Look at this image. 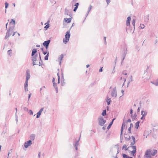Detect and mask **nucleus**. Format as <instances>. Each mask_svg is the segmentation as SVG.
<instances>
[{"label": "nucleus", "instance_id": "obj_21", "mask_svg": "<svg viewBox=\"0 0 158 158\" xmlns=\"http://www.w3.org/2000/svg\"><path fill=\"white\" fill-rule=\"evenodd\" d=\"M37 52V50L36 49H34L32 50L31 53V56H33Z\"/></svg>", "mask_w": 158, "mask_h": 158}, {"label": "nucleus", "instance_id": "obj_56", "mask_svg": "<svg viewBox=\"0 0 158 158\" xmlns=\"http://www.w3.org/2000/svg\"><path fill=\"white\" fill-rule=\"evenodd\" d=\"M119 147H118L117 148V155L118 153H119Z\"/></svg>", "mask_w": 158, "mask_h": 158}, {"label": "nucleus", "instance_id": "obj_46", "mask_svg": "<svg viewBox=\"0 0 158 158\" xmlns=\"http://www.w3.org/2000/svg\"><path fill=\"white\" fill-rule=\"evenodd\" d=\"M53 85L55 88V87H57L56 86V83H55V82H54L53 83Z\"/></svg>", "mask_w": 158, "mask_h": 158}, {"label": "nucleus", "instance_id": "obj_4", "mask_svg": "<svg viewBox=\"0 0 158 158\" xmlns=\"http://www.w3.org/2000/svg\"><path fill=\"white\" fill-rule=\"evenodd\" d=\"M81 137V135H80L78 139H77V138L75 139V142L73 143V145L75 147L76 150H77V146L79 145V141L80 140Z\"/></svg>", "mask_w": 158, "mask_h": 158}, {"label": "nucleus", "instance_id": "obj_25", "mask_svg": "<svg viewBox=\"0 0 158 158\" xmlns=\"http://www.w3.org/2000/svg\"><path fill=\"white\" fill-rule=\"evenodd\" d=\"M71 18L64 19V20L66 22L68 23L71 22Z\"/></svg>", "mask_w": 158, "mask_h": 158}, {"label": "nucleus", "instance_id": "obj_2", "mask_svg": "<svg viewBox=\"0 0 158 158\" xmlns=\"http://www.w3.org/2000/svg\"><path fill=\"white\" fill-rule=\"evenodd\" d=\"M70 36L69 31H67L65 35V39H64L63 41L65 44H66L69 41V39Z\"/></svg>", "mask_w": 158, "mask_h": 158}, {"label": "nucleus", "instance_id": "obj_9", "mask_svg": "<svg viewBox=\"0 0 158 158\" xmlns=\"http://www.w3.org/2000/svg\"><path fill=\"white\" fill-rule=\"evenodd\" d=\"M131 17L130 16H129L127 17L126 21V25L127 26H130V22L131 20Z\"/></svg>", "mask_w": 158, "mask_h": 158}, {"label": "nucleus", "instance_id": "obj_44", "mask_svg": "<svg viewBox=\"0 0 158 158\" xmlns=\"http://www.w3.org/2000/svg\"><path fill=\"white\" fill-rule=\"evenodd\" d=\"M128 130L129 133H130V134L131 133V127H129L128 128Z\"/></svg>", "mask_w": 158, "mask_h": 158}, {"label": "nucleus", "instance_id": "obj_32", "mask_svg": "<svg viewBox=\"0 0 158 158\" xmlns=\"http://www.w3.org/2000/svg\"><path fill=\"white\" fill-rule=\"evenodd\" d=\"M130 147L132 148L133 149V150H135L136 151V146L134 145H132L130 146Z\"/></svg>", "mask_w": 158, "mask_h": 158}, {"label": "nucleus", "instance_id": "obj_6", "mask_svg": "<svg viewBox=\"0 0 158 158\" xmlns=\"http://www.w3.org/2000/svg\"><path fill=\"white\" fill-rule=\"evenodd\" d=\"M32 144V141L31 140H29L24 143V147L26 148H27L29 146Z\"/></svg>", "mask_w": 158, "mask_h": 158}, {"label": "nucleus", "instance_id": "obj_30", "mask_svg": "<svg viewBox=\"0 0 158 158\" xmlns=\"http://www.w3.org/2000/svg\"><path fill=\"white\" fill-rule=\"evenodd\" d=\"M122 135H123V132H121V133H120V142L121 143H122V140H123V136H122Z\"/></svg>", "mask_w": 158, "mask_h": 158}, {"label": "nucleus", "instance_id": "obj_33", "mask_svg": "<svg viewBox=\"0 0 158 158\" xmlns=\"http://www.w3.org/2000/svg\"><path fill=\"white\" fill-rule=\"evenodd\" d=\"M5 8H6L5 12L6 13V9L8 7L9 4L7 3V2H5Z\"/></svg>", "mask_w": 158, "mask_h": 158}, {"label": "nucleus", "instance_id": "obj_3", "mask_svg": "<svg viewBox=\"0 0 158 158\" xmlns=\"http://www.w3.org/2000/svg\"><path fill=\"white\" fill-rule=\"evenodd\" d=\"M98 121L99 125L101 126H103L106 122V120L104 119L103 117L101 116L98 118Z\"/></svg>", "mask_w": 158, "mask_h": 158}, {"label": "nucleus", "instance_id": "obj_7", "mask_svg": "<svg viewBox=\"0 0 158 158\" xmlns=\"http://www.w3.org/2000/svg\"><path fill=\"white\" fill-rule=\"evenodd\" d=\"M44 110V108H42L37 113L36 118H39Z\"/></svg>", "mask_w": 158, "mask_h": 158}, {"label": "nucleus", "instance_id": "obj_61", "mask_svg": "<svg viewBox=\"0 0 158 158\" xmlns=\"http://www.w3.org/2000/svg\"><path fill=\"white\" fill-rule=\"evenodd\" d=\"M131 120L130 119H128L127 120V122L130 123L131 122Z\"/></svg>", "mask_w": 158, "mask_h": 158}, {"label": "nucleus", "instance_id": "obj_37", "mask_svg": "<svg viewBox=\"0 0 158 158\" xmlns=\"http://www.w3.org/2000/svg\"><path fill=\"white\" fill-rule=\"evenodd\" d=\"M136 151L134 150H133L131 151V154L133 156H135L134 154L135 153Z\"/></svg>", "mask_w": 158, "mask_h": 158}, {"label": "nucleus", "instance_id": "obj_29", "mask_svg": "<svg viewBox=\"0 0 158 158\" xmlns=\"http://www.w3.org/2000/svg\"><path fill=\"white\" fill-rule=\"evenodd\" d=\"M106 110H103V111L102 112V115L103 116H105L106 115Z\"/></svg>", "mask_w": 158, "mask_h": 158}, {"label": "nucleus", "instance_id": "obj_35", "mask_svg": "<svg viewBox=\"0 0 158 158\" xmlns=\"http://www.w3.org/2000/svg\"><path fill=\"white\" fill-rule=\"evenodd\" d=\"M113 121H112L109 124V125L108 126V127H107V129H109L110 127H111V125H112V124H113Z\"/></svg>", "mask_w": 158, "mask_h": 158}, {"label": "nucleus", "instance_id": "obj_12", "mask_svg": "<svg viewBox=\"0 0 158 158\" xmlns=\"http://www.w3.org/2000/svg\"><path fill=\"white\" fill-rule=\"evenodd\" d=\"M26 75V80H28L30 77V74L28 70L27 71Z\"/></svg>", "mask_w": 158, "mask_h": 158}, {"label": "nucleus", "instance_id": "obj_58", "mask_svg": "<svg viewBox=\"0 0 158 158\" xmlns=\"http://www.w3.org/2000/svg\"><path fill=\"white\" fill-rule=\"evenodd\" d=\"M102 68H103V67H102L99 70V72H102Z\"/></svg>", "mask_w": 158, "mask_h": 158}, {"label": "nucleus", "instance_id": "obj_40", "mask_svg": "<svg viewBox=\"0 0 158 158\" xmlns=\"http://www.w3.org/2000/svg\"><path fill=\"white\" fill-rule=\"evenodd\" d=\"M49 27V24L46 25L44 27V28L46 30Z\"/></svg>", "mask_w": 158, "mask_h": 158}, {"label": "nucleus", "instance_id": "obj_53", "mask_svg": "<svg viewBox=\"0 0 158 158\" xmlns=\"http://www.w3.org/2000/svg\"><path fill=\"white\" fill-rule=\"evenodd\" d=\"M43 53L44 55H46L47 53H48V51H46L45 52H44V51H43Z\"/></svg>", "mask_w": 158, "mask_h": 158}, {"label": "nucleus", "instance_id": "obj_20", "mask_svg": "<svg viewBox=\"0 0 158 158\" xmlns=\"http://www.w3.org/2000/svg\"><path fill=\"white\" fill-rule=\"evenodd\" d=\"M147 114V112L142 110L141 112V114L143 117H145Z\"/></svg>", "mask_w": 158, "mask_h": 158}, {"label": "nucleus", "instance_id": "obj_17", "mask_svg": "<svg viewBox=\"0 0 158 158\" xmlns=\"http://www.w3.org/2000/svg\"><path fill=\"white\" fill-rule=\"evenodd\" d=\"M130 148V147H128L127 148V145L126 144H124L122 147V150H124L125 151H127L128 150V149Z\"/></svg>", "mask_w": 158, "mask_h": 158}, {"label": "nucleus", "instance_id": "obj_47", "mask_svg": "<svg viewBox=\"0 0 158 158\" xmlns=\"http://www.w3.org/2000/svg\"><path fill=\"white\" fill-rule=\"evenodd\" d=\"M123 75H127V73L126 72V71H123Z\"/></svg>", "mask_w": 158, "mask_h": 158}, {"label": "nucleus", "instance_id": "obj_31", "mask_svg": "<svg viewBox=\"0 0 158 158\" xmlns=\"http://www.w3.org/2000/svg\"><path fill=\"white\" fill-rule=\"evenodd\" d=\"M50 2L52 3V4L53 5L55 4L56 3V2L55 1L56 0H49Z\"/></svg>", "mask_w": 158, "mask_h": 158}, {"label": "nucleus", "instance_id": "obj_1", "mask_svg": "<svg viewBox=\"0 0 158 158\" xmlns=\"http://www.w3.org/2000/svg\"><path fill=\"white\" fill-rule=\"evenodd\" d=\"M15 26L13 27H10L8 30L7 32L6 33V35L5 37V39H6L8 38L10 35L11 33H12L14 28Z\"/></svg>", "mask_w": 158, "mask_h": 158}, {"label": "nucleus", "instance_id": "obj_39", "mask_svg": "<svg viewBox=\"0 0 158 158\" xmlns=\"http://www.w3.org/2000/svg\"><path fill=\"white\" fill-rule=\"evenodd\" d=\"M136 114H135L134 115V116H133V115H131V117L132 118V119H134L136 118Z\"/></svg>", "mask_w": 158, "mask_h": 158}, {"label": "nucleus", "instance_id": "obj_36", "mask_svg": "<svg viewBox=\"0 0 158 158\" xmlns=\"http://www.w3.org/2000/svg\"><path fill=\"white\" fill-rule=\"evenodd\" d=\"M135 19H133L132 21V24L133 26H134V27H135Z\"/></svg>", "mask_w": 158, "mask_h": 158}, {"label": "nucleus", "instance_id": "obj_34", "mask_svg": "<svg viewBox=\"0 0 158 158\" xmlns=\"http://www.w3.org/2000/svg\"><path fill=\"white\" fill-rule=\"evenodd\" d=\"M10 23L14 25L15 23V20H14L13 19H12L11 20V21L10 22Z\"/></svg>", "mask_w": 158, "mask_h": 158}, {"label": "nucleus", "instance_id": "obj_50", "mask_svg": "<svg viewBox=\"0 0 158 158\" xmlns=\"http://www.w3.org/2000/svg\"><path fill=\"white\" fill-rule=\"evenodd\" d=\"M131 78L132 76H131V79L129 80V81L128 82V84H129L130 83V82H131L133 81V80L131 79Z\"/></svg>", "mask_w": 158, "mask_h": 158}, {"label": "nucleus", "instance_id": "obj_11", "mask_svg": "<svg viewBox=\"0 0 158 158\" xmlns=\"http://www.w3.org/2000/svg\"><path fill=\"white\" fill-rule=\"evenodd\" d=\"M64 14L65 15H69V16L71 17L72 15L70 14L69 10L66 9H65Z\"/></svg>", "mask_w": 158, "mask_h": 158}, {"label": "nucleus", "instance_id": "obj_16", "mask_svg": "<svg viewBox=\"0 0 158 158\" xmlns=\"http://www.w3.org/2000/svg\"><path fill=\"white\" fill-rule=\"evenodd\" d=\"M35 134H31L30 136V140H34L35 139Z\"/></svg>", "mask_w": 158, "mask_h": 158}, {"label": "nucleus", "instance_id": "obj_42", "mask_svg": "<svg viewBox=\"0 0 158 158\" xmlns=\"http://www.w3.org/2000/svg\"><path fill=\"white\" fill-rule=\"evenodd\" d=\"M140 27L141 28L143 29L144 28L145 26H144V25L143 24H141V25H140Z\"/></svg>", "mask_w": 158, "mask_h": 158}, {"label": "nucleus", "instance_id": "obj_45", "mask_svg": "<svg viewBox=\"0 0 158 158\" xmlns=\"http://www.w3.org/2000/svg\"><path fill=\"white\" fill-rule=\"evenodd\" d=\"M107 4L108 5L110 2V0H106Z\"/></svg>", "mask_w": 158, "mask_h": 158}, {"label": "nucleus", "instance_id": "obj_23", "mask_svg": "<svg viewBox=\"0 0 158 158\" xmlns=\"http://www.w3.org/2000/svg\"><path fill=\"white\" fill-rule=\"evenodd\" d=\"M151 68V67L150 65L149 66H148L146 70H145V71H144V73H147L148 71H149V70Z\"/></svg>", "mask_w": 158, "mask_h": 158}, {"label": "nucleus", "instance_id": "obj_60", "mask_svg": "<svg viewBox=\"0 0 158 158\" xmlns=\"http://www.w3.org/2000/svg\"><path fill=\"white\" fill-rule=\"evenodd\" d=\"M55 89L56 90V93H57L58 92V88L57 87H55Z\"/></svg>", "mask_w": 158, "mask_h": 158}, {"label": "nucleus", "instance_id": "obj_14", "mask_svg": "<svg viewBox=\"0 0 158 158\" xmlns=\"http://www.w3.org/2000/svg\"><path fill=\"white\" fill-rule=\"evenodd\" d=\"M64 55L61 54L59 56L58 58V61H59L60 64V65L61 63V60H62L63 57H64Z\"/></svg>", "mask_w": 158, "mask_h": 158}, {"label": "nucleus", "instance_id": "obj_26", "mask_svg": "<svg viewBox=\"0 0 158 158\" xmlns=\"http://www.w3.org/2000/svg\"><path fill=\"white\" fill-rule=\"evenodd\" d=\"M139 123L140 122L139 121H138L135 123V128L136 129H138V128Z\"/></svg>", "mask_w": 158, "mask_h": 158}, {"label": "nucleus", "instance_id": "obj_27", "mask_svg": "<svg viewBox=\"0 0 158 158\" xmlns=\"http://www.w3.org/2000/svg\"><path fill=\"white\" fill-rule=\"evenodd\" d=\"M92 8V6L91 5H90L89 7V8H88V10L87 12V13L86 15V16H87L88 14L89 13V12L90 11V10H91V9Z\"/></svg>", "mask_w": 158, "mask_h": 158}, {"label": "nucleus", "instance_id": "obj_8", "mask_svg": "<svg viewBox=\"0 0 158 158\" xmlns=\"http://www.w3.org/2000/svg\"><path fill=\"white\" fill-rule=\"evenodd\" d=\"M37 55H35L34 56H32V60L33 61V65H36L37 64L35 63V61L36 60H37Z\"/></svg>", "mask_w": 158, "mask_h": 158}, {"label": "nucleus", "instance_id": "obj_55", "mask_svg": "<svg viewBox=\"0 0 158 158\" xmlns=\"http://www.w3.org/2000/svg\"><path fill=\"white\" fill-rule=\"evenodd\" d=\"M77 8L78 7H75L73 9V11L75 12L76 11Z\"/></svg>", "mask_w": 158, "mask_h": 158}, {"label": "nucleus", "instance_id": "obj_41", "mask_svg": "<svg viewBox=\"0 0 158 158\" xmlns=\"http://www.w3.org/2000/svg\"><path fill=\"white\" fill-rule=\"evenodd\" d=\"M135 143V141H133L131 142V146L133 145Z\"/></svg>", "mask_w": 158, "mask_h": 158}, {"label": "nucleus", "instance_id": "obj_43", "mask_svg": "<svg viewBox=\"0 0 158 158\" xmlns=\"http://www.w3.org/2000/svg\"><path fill=\"white\" fill-rule=\"evenodd\" d=\"M29 114L31 115H33V112L31 110H30L29 111Z\"/></svg>", "mask_w": 158, "mask_h": 158}, {"label": "nucleus", "instance_id": "obj_18", "mask_svg": "<svg viewBox=\"0 0 158 158\" xmlns=\"http://www.w3.org/2000/svg\"><path fill=\"white\" fill-rule=\"evenodd\" d=\"M151 82L153 85L158 86V78L155 81H151Z\"/></svg>", "mask_w": 158, "mask_h": 158}, {"label": "nucleus", "instance_id": "obj_51", "mask_svg": "<svg viewBox=\"0 0 158 158\" xmlns=\"http://www.w3.org/2000/svg\"><path fill=\"white\" fill-rule=\"evenodd\" d=\"M23 109L25 111H27L28 110V109L27 107H24Z\"/></svg>", "mask_w": 158, "mask_h": 158}, {"label": "nucleus", "instance_id": "obj_13", "mask_svg": "<svg viewBox=\"0 0 158 158\" xmlns=\"http://www.w3.org/2000/svg\"><path fill=\"white\" fill-rule=\"evenodd\" d=\"M126 126V122L124 120L121 127V132H123V127H124Z\"/></svg>", "mask_w": 158, "mask_h": 158}, {"label": "nucleus", "instance_id": "obj_28", "mask_svg": "<svg viewBox=\"0 0 158 158\" xmlns=\"http://www.w3.org/2000/svg\"><path fill=\"white\" fill-rule=\"evenodd\" d=\"M49 52L48 51V53L47 55L45 56L44 59L45 60H48V57L49 56Z\"/></svg>", "mask_w": 158, "mask_h": 158}, {"label": "nucleus", "instance_id": "obj_54", "mask_svg": "<svg viewBox=\"0 0 158 158\" xmlns=\"http://www.w3.org/2000/svg\"><path fill=\"white\" fill-rule=\"evenodd\" d=\"M31 93L30 94H29L28 95V102L29 99H30V98L31 97Z\"/></svg>", "mask_w": 158, "mask_h": 158}, {"label": "nucleus", "instance_id": "obj_38", "mask_svg": "<svg viewBox=\"0 0 158 158\" xmlns=\"http://www.w3.org/2000/svg\"><path fill=\"white\" fill-rule=\"evenodd\" d=\"M11 51L12 50L10 49V50H8L7 52V53L8 55H9L10 56H11L12 55V54L11 53Z\"/></svg>", "mask_w": 158, "mask_h": 158}, {"label": "nucleus", "instance_id": "obj_49", "mask_svg": "<svg viewBox=\"0 0 158 158\" xmlns=\"http://www.w3.org/2000/svg\"><path fill=\"white\" fill-rule=\"evenodd\" d=\"M24 90L25 92L28 91L27 87H24Z\"/></svg>", "mask_w": 158, "mask_h": 158}, {"label": "nucleus", "instance_id": "obj_63", "mask_svg": "<svg viewBox=\"0 0 158 158\" xmlns=\"http://www.w3.org/2000/svg\"><path fill=\"white\" fill-rule=\"evenodd\" d=\"M28 80H26V81L25 82V84H28Z\"/></svg>", "mask_w": 158, "mask_h": 158}, {"label": "nucleus", "instance_id": "obj_48", "mask_svg": "<svg viewBox=\"0 0 158 158\" xmlns=\"http://www.w3.org/2000/svg\"><path fill=\"white\" fill-rule=\"evenodd\" d=\"M40 156H41V152H39L38 154V156L39 158H40Z\"/></svg>", "mask_w": 158, "mask_h": 158}, {"label": "nucleus", "instance_id": "obj_52", "mask_svg": "<svg viewBox=\"0 0 158 158\" xmlns=\"http://www.w3.org/2000/svg\"><path fill=\"white\" fill-rule=\"evenodd\" d=\"M79 5V4L78 3H77L75 4V7H78Z\"/></svg>", "mask_w": 158, "mask_h": 158}, {"label": "nucleus", "instance_id": "obj_62", "mask_svg": "<svg viewBox=\"0 0 158 158\" xmlns=\"http://www.w3.org/2000/svg\"><path fill=\"white\" fill-rule=\"evenodd\" d=\"M133 127V125L132 123H131L130 127H131H131Z\"/></svg>", "mask_w": 158, "mask_h": 158}, {"label": "nucleus", "instance_id": "obj_15", "mask_svg": "<svg viewBox=\"0 0 158 158\" xmlns=\"http://www.w3.org/2000/svg\"><path fill=\"white\" fill-rule=\"evenodd\" d=\"M127 54V48L126 47H125V49L124 50L123 55V58L122 60V62L123 61V60H124L125 56Z\"/></svg>", "mask_w": 158, "mask_h": 158}, {"label": "nucleus", "instance_id": "obj_24", "mask_svg": "<svg viewBox=\"0 0 158 158\" xmlns=\"http://www.w3.org/2000/svg\"><path fill=\"white\" fill-rule=\"evenodd\" d=\"M111 102V99L108 98V97L107 98V99L106 100V102L107 103V105H109L110 104V102Z\"/></svg>", "mask_w": 158, "mask_h": 158}, {"label": "nucleus", "instance_id": "obj_57", "mask_svg": "<svg viewBox=\"0 0 158 158\" xmlns=\"http://www.w3.org/2000/svg\"><path fill=\"white\" fill-rule=\"evenodd\" d=\"M131 138H132L133 141H135V138L134 136H132Z\"/></svg>", "mask_w": 158, "mask_h": 158}, {"label": "nucleus", "instance_id": "obj_5", "mask_svg": "<svg viewBox=\"0 0 158 158\" xmlns=\"http://www.w3.org/2000/svg\"><path fill=\"white\" fill-rule=\"evenodd\" d=\"M111 94L112 97L116 98L117 96L116 87H114L111 91Z\"/></svg>", "mask_w": 158, "mask_h": 158}, {"label": "nucleus", "instance_id": "obj_10", "mask_svg": "<svg viewBox=\"0 0 158 158\" xmlns=\"http://www.w3.org/2000/svg\"><path fill=\"white\" fill-rule=\"evenodd\" d=\"M51 41L50 40H48L47 41H45L43 43V45L44 46H48L50 43Z\"/></svg>", "mask_w": 158, "mask_h": 158}, {"label": "nucleus", "instance_id": "obj_22", "mask_svg": "<svg viewBox=\"0 0 158 158\" xmlns=\"http://www.w3.org/2000/svg\"><path fill=\"white\" fill-rule=\"evenodd\" d=\"M123 158H133L132 157H129V156L124 154H123Z\"/></svg>", "mask_w": 158, "mask_h": 158}, {"label": "nucleus", "instance_id": "obj_64", "mask_svg": "<svg viewBox=\"0 0 158 158\" xmlns=\"http://www.w3.org/2000/svg\"><path fill=\"white\" fill-rule=\"evenodd\" d=\"M102 129H103V130H105L106 129V126H103L102 127Z\"/></svg>", "mask_w": 158, "mask_h": 158}, {"label": "nucleus", "instance_id": "obj_19", "mask_svg": "<svg viewBox=\"0 0 158 158\" xmlns=\"http://www.w3.org/2000/svg\"><path fill=\"white\" fill-rule=\"evenodd\" d=\"M124 138L126 141H129L131 139V138L130 136H128L126 134H125Z\"/></svg>", "mask_w": 158, "mask_h": 158}, {"label": "nucleus", "instance_id": "obj_59", "mask_svg": "<svg viewBox=\"0 0 158 158\" xmlns=\"http://www.w3.org/2000/svg\"><path fill=\"white\" fill-rule=\"evenodd\" d=\"M132 113H133V110L131 109L130 110V114H132Z\"/></svg>", "mask_w": 158, "mask_h": 158}]
</instances>
